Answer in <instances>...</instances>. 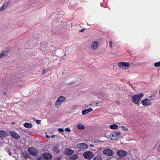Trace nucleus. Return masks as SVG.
Wrapping results in <instances>:
<instances>
[{"instance_id": "1", "label": "nucleus", "mask_w": 160, "mask_h": 160, "mask_svg": "<svg viewBox=\"0 0 160 160\" xmlns=\"http://www.w3.org/2000/svg\"><path fill=\"white\" fill-rule=\"evenodd\" d=\"M142 93H139L133 95L131 98L132 102L138 106H139V102L141 101V98L143 97Z\"/></svg>"}, {"instance_id": "2", "label": "nucleus", "mask_w": 160, "mask_h": 160, "mask_svg": "<svg viewBox=\"0 0 160 160\" xmlns=\"http://www.w3.org/2000/svg\"><path fill=\"white\" fill-rule=\"evenodd\" d=\"M65 100L66 98L64 97L63 96L59 97L55 102V106L57 108H58L62 103Z\"/></svg>"}, {"instance_id": "3", "label": "nucleus", "mask_w": 160, "mask_h": 160, "mask_svg": "<svg viewBox=\"0 0 160 160\" xmlns=\"http://www.w3.org/2000/svg\"><path fill=\"white\" fill-rule=\"evenodd\" d=\"M83 156L85 158L88 160L91 159L94 157V155L93 153L90 151L85 152L83 153Z\"/></svg>"}, {"instance_id": "4", "label": "nucleus", "mask_w": 160, "mask_h": 160, "mask_svg": "<svg viewBox=\"0 0 160 160\" xmlns=\"http://www.w3.org/2000/svg\"><path fill=\"white\" fill-rule=\"evenodd\" d=\"M121 133L120 132H114L111 133L110 135V138L113 140H117L119 135H120Z\"/></svg>"}, {"instance_id": "5", "label": "nucleus", "mask_w": 160, "mask_h": 160, "mask_svg": "<svg viewBox=\"0 0 160 160\" xmlns=\"http://www.w3.org/2000/svg\"><path fill=\"white\" fill-rule=\"evenodd\" d=\"M118 65L119 68L123 69H126L128 68L129 64L128 62H122L119 63Z\"/></svg>"}, {"instance_id": "6", "label": "nucleus", "mask_w": 160, "mask_h": 160, "mask_svg": "<svg viewBox=\"0 0 160 160\" xmlns=\"http://www.w3.org/2000/svg\"><path fill=\"white\" fill-rule=\"evenodd\" d=\"M28 151L29 154L32 155H36L38 153V151L37 149L34 147L29 148Z\"/></svg>"}, {"instance_id": "7", "label": "nucleus", "mask_w": 160, "mask_h": 160, "mask_svg": "<svg viewBox=\"0 0 160 160\" xmlns=\"http://www.w3.org/2000/svg\"><path fill=\"white\" fill-rule=\"evenodd\" d=\"M102 152L103 154L109 156H112L113 154L112 151L109 149H104L102 151Z\"/></svg>"}, {"instance_id": "8", "label": "nucleus", "mask_w": 160, "mask_h": 160, "mask_svg": "<svg viewBox=\"0 0 160 160\" xmlns=\"http://www.w3.org/2000/svg\"><path fill=\"white\" fill-rule=\"evenodd\" d=\"M99 46V42L97 41H95L91 43L90 48L92 50H95L98 48Z\"/></svg>"}, {"instance_id": "9", "label": "nucleus", "mask_w": 160, "mask_h": 160, "mask_svg": "<svg viewBox=\"0 0 160 160\" xmlns=\"http://www.w3.org/2000/svg\"><path fill=\"white\" fill-rule=\"evenodd\" d=\"M117 153L119 157H125L127 155V153L123 150H118L117 152Z\"/></svg>"}, {"instance_id": "10", "label": "nucleus", "mask_w": 160, "mask_h": 160, "mask_svg": "<svg viewBox=\"0 0 160 160\" xmlns=\"http://www.w3.org/2000/svg\"><path fill=\"white\" fill-rule=\"evenodd\" d=\"M77 147L80 149H84L87 148H88V145L86 143H82L78 144L77 145Z\"/></svg>"}, {"instance_id": "11", "label": "nucleus", "mask_w": 160, "mask_h": 160, "mask_svg": "<svg viewBox=\"0 0 160 160\" xmlns=\"http://www.w3.org/2000/svg\"><path fill=\"white\" fill-rule=\"evenodd\" d=\"M142 104L144 106H148L151 104V102L147 99L145 98L141 101Z\"/></svg>"}, {"instance_id": "12", "label": "nucleus", "mask_w": 160, "mask_h": 160, "mask_svg": "<svg viewBox=\"0 0 160 160\" xmlns=\"http://www.w3.org/2000/svg\"><path fill=\"white\" fill-rule=\"evenodd\" d=\"M74 152V151L68 148H66L64 151V153L67 155H72Z\"/></svg>"}, {"instance_id": "13", "label": "nucleus", "mask_w": 160, "mask_h": 160, "mask_svg": "<svg viewBox=\"0 0 160 160\" xmlns=\"http://www.w3.org/2000/svg\"><path fill=\"white\" fill-rule=\"evenodd\" d=\"M9 134L12 137L16 139H18L20 138L19 135L14 131H10Z\"/></svg>"}, {"instance_id": "14", "label": "nucleus", "mask_w": 160, "mask_h": 160, "mask_svg": "<svg viewBox=\"0 0 160 160\" xmlns=\"http://www.w3.org/2000/svg\"><path fill=\"white\" fill-rule=\"evenodd\" d=\"M42 157L47 159H50L52 158V155L49 153H43L42 154Z\"/></svg>"}, {"instance_id": "15", "label": "nucleus", "mask_w": 160, "mask_h": 160, "mask_svg": "<svg viewBox=\"0 0 160 160\" xmlns=\"http://www.w3.org/2000/svg\"><path fill=\"white\" fill-rule=\"evenodd\" d=\"M92 111V109L91 108H89L87 109H85L83 110L82 112V114L83 115H85L88 114L89 112H91Z\"/></svg>"}, {"instance_id": "16", "label": "nucleus", "mask_w": 160, "mask_h": 160, "mask_svg": "<svg viewBox=\"0 0 160 160\" xmlns=\"http://www.w3.org/2000/svg\"><path fill=\"white\" fill-rule=\"evenodd\" d=\"M8 135V133L6 131L1 130H0V138H3L6 136Z\"/></svg>"}, {"instance_id": "17", "label": "nucleus", "mask_w": 160, "mask_h": 160, "mask_svg": "<svg viewBox=\"0 0 160 160\" xmlns=\"http://www.w3.org/2000/svg\"><path fill=\"white\" fill-rule=\"evenodd\" d=\"M9 4V3L8 2L5 3L3 4L1 7L0 8V11H2L4 10L5 9L7 8L8 7Z\"/></svg>"}, {"instance_id": "18", "label": "nucleus", "mask_w": 160, "mask_h": 160, "mask_svg": "<svg viewBox=\"0 0 160 160\" xmlns=\"http://www.w3.org/2000/svg\"><path fill=\"white\" fill-rule=\"evenodd\" d=\"M22 155L23 157L25 158H28L30 157L29 154L26 152H22Z\"/></svg>"}, {"instance_id": "19", "label": "nucleus", "mask_w": 160, "mask_h": 160, "mask_svg": "<svg viewBox=\"0 0 160 160\" xmlns=\"http://www.w3.org/2000/svg\"><path fill=\"white\" fill-rule=\"evenodd\" d=\"M69 158L71 159H76L78 158V154H74L71 156H69Z\"/></svg>"}, {"instance_id": "20", "label": "nucleus", "mask_w": 160, "mask_h": 160, "mask_svg": "<svg viewBox=\"0 0 160 160\" xmlns=\"http://www.w3.org/2000/svg\"><path fill=\"white\" fill-rule=\"evenodd\" d=\"M23 125L25 127L28 128H31L32 126V124L31 123L28 122L25 123Z\"/></svg>"}, {"instance_id": "21", "label": "nucleus", "mask_w": 160, "mask_h": 160, "mask_svg": "<svg viewBox=\"0 0 160 160\" xmlns=\"http://www.w3.org/2000/svg\"><path fill=\"white\" fill-rule=\"evenodd\" d=\"M77 128L80 129H84L85 128L84 126L81 123H79L77 125Z\"/></svg>"}, {"instance_id": "22", "label": "nucleus", "mask_w": 160, "mask_h": 160, "mask_svg": "<svg viewBox=\"0 0 160 160\" xmlns=\"http://www.w3.org/2000/svg\"><path fill=\"white\" fill-rule=\"evenodd\" d=\"M109 127L110 128L112 129H118V126L115 124L110 125Z\"/></svg>"}, {"instance_id": "23", "label": "nucleus", "mask_w": 160, "mask_h": 160, "mask_svg": "<svg viewBox=\"0 0 160 160\" xmlns=\"http://www.w3.org/2000/svg\"><path fill=\"white\" fill-rule=\"evenodd\" d=\"M103 158L100 155H97L93 158V160H102Z\"/></svg>"}, {"instance_id": "24", "label": "nucleus", "mask_w": 160, "mask_h": 160, "mask_svg": "<svg viewBox=\"0 0 160 160\" xmlns=\"http://www.w3.org/2000/svg\"><path fill=\"white\" fill-rule=\"evenodd\" d=\"M154 65L156 67H160V61L155 63L154 64Z\"/></svg>"}, {"instance_id": "25", "label": "nucleus", "mask_w": 160, "mask_h": 160, "mask_svg": "<svg viewBox=\"0 0 160 160\" xmlns=\"http://www.w3.org/2000/svg\"><path fill=\"white\" fill-rule=\"evenodd\" d=\"M53 151L56 152H58L59 151V149L57 147H53Z\"/></svg>"}, {"instance_id": "26", "label": "nucleus", "mask_w": 160, "mask_h": 160, "mask_svg": "<svg viewBox=\"0 0 160 160\" xmlns=\"http://www.w3.org/2000/svg\"><path fill=\"white\" fill-rule=\"evenodd\" d=\"M8 53V52L7 51H3L2 53L3 57L6 56Z\"/></svg>"}, {"instance_id": "27", "label": "nucleus", "mask_w": 160, "mask_h": 160, "mask_svg": "<svg viewBox=\"0 0 160 160\" xmlns=\"http://www.w3.org/2000/svg\"><path fill=\"white\" fill-rule=\"evenodd\" d=\"M121 128L123 129L124 130H125L126 131H127L128 130V128H126L123 126H121Z\"/></svg>"}, {"instance_id": "28", "label": "nucleus", "mask_w": 160, "mask_h": 160, "mask_svg": "<svg viewBox=\"0 0 160 160\" xmlns=\"http://www.w3.org/2000/svg\"><path fill=\"white\" fill-rule=\"evenodd\" d=\"M102 104V102H99L96 103V106H100Z\"/></svg>"}, {"instance_id": "29", "label": "nucleus", "mask_w": 160, "mask_h": 160, "mask_svg": "<svg viewBox=\"0 0 160 160\" xmlns=\"http://www.w3.org/2000/svg\"><path fill=\"white\" fill-rule=\"evenodd\" d=\"M65 130L67 132H70L71 131V130L69 128H65Z\"/></svg>"}, {"instance_id": "30", "label": "nucleus", "mask_w": 160, "mask_h": 160, "mask_svg": "<svg viewBox=\"0 0 160 160\" xmlns=\"http://www.w3.org/2000/svg\"><path fill=\"white\" fill-rule=\"evenodd\" d=\"M109 44L110 48H112V42L111 41H110L109 42Z\"/></svg>"}, {"instance_id": "31", "label": "nucleus", "mask_w": 160, "mask_h": 160, "mask_svg": "<svg viewBox=\"0 0 160 160\" xmlns=\"http://www.w3.org/2000/svg\"><path fill=\"white\" fill-rule=\"evenodd\" d=\"M58 130L60 132H63L64 131L63 129L62 128H58Z\"/></svg>"}, {"instance_id": "32", "label": "nucleus", "mask_w": 160, "mask_h": 160, "mask_svg": "<svg viewBox=\"0 0 160 160\" xmlns=\"http://www.w3.org/2000/svg\"><path fill=\"white\" fill-rule=\"evenodd\" d=\"M103 149H104V147H101V148H99L98 149V151H100L102 150H103Z\"/></svg>"}, {"instance_id": "33", "label": "nucleus", "mask_w": 160, "mask_h": 160, "mask_svg": "<svg viewBox=\"0 0 160 160\" xmlns=\"http://www.w3.org/2000/svg\"><path fill=\"white\" fill-rule=\"evenodd\" d=\"M157 151L158 152H160V145L158 146L157 148Z\"/></svg>"}, {"instance_id": "34", "label": "nucleus", "mask_w": 160, "mask_h": 160, "mask_svg": "<svg viewBox=\"0 0 160 160\" xmlns=\"http://www.w3.org/2000/svg\"><path fill=\"white\" fill-rule=\"evenodd\" d=\"M41 122V120H37L36 121V122L38 123H40Z\"/></svg>"}, {"instance_id": "35", "label": "nucleus", "mask_w": 160, "mask_h": 160, "mask_svg": "<svg viewBox=\"0 0 160 160\" xmlns=\"http://www.w3.org/2000/svg\"><path fill=\"white\" fill-rule=\"evenodd\" d=\"M46 70H44L42 71V74H44L46 73Z\"/></svg>"}, {"instance_id": "36", "label": "nucleus", "mask_w": 160, "mask_h": 160, "mask_svg": "<svg viewBox=\"0 0 160 160\" xmlns=\"http://www.w3.org/2000/svg\"><path fill=\"white\" fill-rule=\"evenodd\" d=\"M84 30H85L84 29H80L79 30V32H83Z\"/></svg>"}, {"instance_id": "37", "label": "nucleus", "mask_w": 160, "mask_h": 160, "mask_svg": "<svg viewBox=\"0 0 160 160\" xmlns=\"http://www.w3.org/2000/svg\"><path fill=\"white\" fill-rule=\"evenodd\" d=\"M3 57V56L2 55V53L0 54V58Z\"/></svg>"}, {"instance_id": "38", "label": "nucleus", "mask_w": 160, "mask_h": 160, "mask_svg": "<svg viewBox=\"0 0 160 160\" xmlns=\"http://www.w3.org/2000/svg\"><path fill=\"white\" fill-rule=\"evenodd\" d=\"M46 137L47 138H50V136H48V135H46Z\"/></svg>"}, {"instance_id": "39", "label": "nucleus", "mask_w": 160, "mask_h": 160, "mask_svg": "<svg viewBox=\"0 0 160 160\" xmlns=\"http://www.w3.org/2000/svg\"><path fill=\"white\" fill-rule=\"evenodd\" d=\"M8 154H9V155H11V153L9 151H8Z\"/></svg>"}, {"instance_id": "40", "label": "nucleus", "mask_w": 160, "mask_h": 160, "mask_svg": "<svg viewBox=\"0 0 160 160\" xmlns=\"http://www.w3.org/2000/svg\"><path fill=\"white\" fill-rule=\"evenodd\" d=\"M55 137V136L53 135H52L51 136V138H54V137Z\"/></svg>"}, {"instance_id": "41", "label": "nucleus", "mask_w": 160, "mask_h": 160, "mask_svg": "<svg viewBox=\"0 0 160 160\" xmlns=\"http://www.w3.org/2000/svg\"><path fill=\"white\" fill-rule=\"evenodd\" d=\"M89 146L90 147H93L94 146L93 145H91V144Z\"/></svg>"}, {"instance_id": "42", "label": "nucleus", "mask_w": 160, "mask_h": 160, "mask_svg": "<svg viewBox=\"0 0 160 160\" xmlns=\"http://www.w3.org/2000/svg\"><path fill=\"white\" fill-rule=\"evenodd\" d=\"M101 142V141H98V143H99V142Z\"/></svg>"}, {"instance_id": "43", "label": "nucleus", "mask_w": 160, "mask_h": 160, "mask_svg": "<svg viewBox=\"0 0 160 160\" xmlns=\"http://www.w3.org/2000/svg\"><path fill=\"white\" fill-rule=\"evenodd\" d=\"M12 124H14V122H12Z\"/></svg>"}, {"instance_id": "44", "label": "nucleus", "mask_w": 160, "mask_h": 160, "mask_svg": "<svg viewBox=\"0 0 160 160\" xmlns=\"http://www.w3.org/2000/svg\"><path fill=\"white\" fill-rule=\"evenodd\" d=\"M61 51H63V50H61Z\"/></svg>"}, {"instance_id": "45", "label": "nucleus", "mask_w": 160, "mask_h": 160, "mask_svg": "<svg viewBox=\"0 0 160 160\" xmlns=\"http://www.w3.org/2000/svg\"><path fill=\"white\" fill-rule=\"evenodd\" d=\"M66 55V54L65 53L64 55Z\"/></svg>"}]
</instances>
